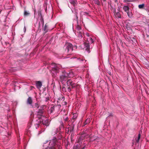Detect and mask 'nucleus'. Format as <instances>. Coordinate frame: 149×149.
Instances as JSON below:
<instances>
[{
    "label": "nucleus",
    "instance_id": "34",
    "mask_svg": "<svg viewBox=\"0 0 149 149\" xmlns=\"http://www.w3.org/2000/svg\"><path fill=\"white\" fill-rule=\"evenodd\" d=\"M52 108V107H51L50 110V112L51 113H52L53 111H54L55 110V109H53Z\"/></svg>",
    "mask_w": 149,
    "mask_h": 149
},
{
    "label": "nucleus",
    "instance_id": "56",
    "mask_svg": "<svg viewBox=\"0 0 149 149\" xmlns=\"http://www.w3.org/2000/svg\"><path fill=\"white\" fill-rule=\"evenodd\" d=\"M85 124H86L87 123H86V122H85Z\"/></svg>",
    "mask_w": 149,
    "mask_h": 149
},
{
    "label": "nucleus",
    "instance_id": "36",
    "mask_svg": "<svg viewBox=\"0 0 149 149\" xmlns=\"http://www.w3.org/2000/svg\"><path fill=\"white\" fill-rule=\"evenodd\" d=\"M113 116V113H111L109 114L108 116Z\"/></svg>",
    "mask_w": 149,
    "mask_h": 149
},
{
    "label": "nucleus",
    "instance_id": "48",
    "mask_svg": "<svg viewBox=\"0 0 149 149\" xmlns=\"http://www.w3.org/2000/svg\"><path fill=\"white\" fill-rule=\"evenodd\" d=\"M69 132H70V130H69V129L68 130V131L67 133H68Z\"/></svg>",
    "mask_w": 149,
    "mask_h": 149
},
{
    "label": "nucleus",
    "instance_id": "12",
    "mask_svg": "<svg viewBox=\"0 0 149 149\" xmlns=\"http://www.w3.org/2000/svg\"><path fill=\"white\" fill-rule=\"evenodd\" d=\"M44 24L43 18L40 19V21L38 23V28H40L41 25L43 26Z\"/></svg>",
    "mask_w": 149,
    "mask_h": 149
},
{
    "label": "nucleus",
    "instance_id": "5",
    "mask_svg": "<svg viewBox=\"0 0 149 149\" xmlns=\"http://www.w3.org/2000/svg\"><path fill=\"white\" fill-rule=\"evenodd\" d=\"M51 65L53 67L52 68V70L55 73H57L59 71V69L60 68L59 65L57 64L54 63H52Z\"/></svg>",
    "mask_w": 149,
    "mask_h": 149
},
{
    "label": "nucleus",
    "instance_id": "42",
    "mask_svg": "<svg viewBox=\"0 0 149 149\" xmlns=\"http://www.w3.org/2000/svg\"><path fill=\"white\" fill-rule=\"evenodd\" d=\"M127 13L129 17H130V13L129 11H128V13Z\"/></svg>",
    "mask_w": 149,
    "mask_h": 149
},
{
    "label": "nucleus",
    "instance_id": "45",
    "mask_svg": "<svg viewBox=\"0 0 149 149\" xmlns=\"http://www.w3.org/2000/svg\"><path fill=\"white\" fill-rule=\"evenodd\" d=\"M139 139H137L136 140V141L138 143L139 142Z\"/></svg>",
    "mask_w": 149,
    "mask_h": 149
},
{
    "label": "nucleus",
    "instance_id": "51",
    "mask_svg": "<svg viewBox=\"0 0 149 149\" xmlns=\"http://www.w3.org/2000/svg\"><path fill=\"white\" fill-rule=\"evenodd\" d=\"M66 85V87H65L66 88V89H67V85Z\"/></svg>",
    "mask_w": 149,
    "mask_h": 149
},
{
    "label": "nucleus",
    "instance_id": "15",
    "mask_svg": "<svg viewBox=\"0 0 149 149\" xmlns=\"http://www.w3.org/2000/svg\"><path fill=\"white\" fill-rule=\"evenodd\" d=\"M123 9L125 12L128 13L130 8L127 6H123Z\"/></svg>",
    "mask_w": 149,
    "mask_h": 149
},
{
    "label": "nucleus",
    "instance_id": "10",
    "mask_svg": "<svg viewBox=\"0 0 149 149\" xmlns=\"http://www.w3.org/2000/svg\"><path fill=\"white\" fill-rule=\"evenodd\" d=\"M30 14V13L29 11L28 10H26V8H24V16L26 17L29 16Z\"/></svg>",
    "mask_w": 149,
    "mask_h": 149
},
{
    "label": "nucleus",
    "instance_id": "52",
    "mask_svg": "<svg viewBox=\"0 0 149 149\" xmlns=\"http://www.w3.org/2000/svg\"><path fill=\"white\" fill-rule=\"evenodd\" d=\"M31 89H32L33 88H34V87H33V86H31Z\"/></svg>",
    "mask_w": 149,
    "mask_h": 149
},
{
    "label": "nucleus",
    "instance_id": "38",
    "mask_svg": "<svg viewBox=\"0 0 149 149\" xmlns=\"http://www.w3.org/2000/svg\"><path fill=\"white\" fill-rule=\"evenodd\" d=\"M73 120L72 121V120H71V121L72 123H71L74 124V122L75 120Z\"/></svg>",
    "mask_w": 149,
    "mask_h": 149
},
{
    "label": "nucleus",
    "instance_id": "37",
    "mask_svg": "<svg viewBox=\"0 0 149 149\" xmlns=\"http://www.w3.org/2000/svg\"><path fill=\"white\" fill-rule=\"evenodd\" d=\"M84 14L85 15H88V14H89V13H87V12H85L84 13Z\"/></svg>",
    "mask_w": 149,
    "mask_h": 149
},
{
    "label": "nucleus",
    "instance_id": "21",
    "mask_svg": "<svg viewBox=\"0 0 149 149\" xmlns=\"http://www.w3.org/2000/svg\"><path fill=\"white\" fill-rule=\"evenodd\" d=\"M144 4H140L138 6L139 8L140 9L143 8H144Z\"/></svg>",
    "mask_w": 149,
    "mask_h": 149
},
{
    "label": "nucleus",
    "instance_id": "44",
    "mask_svg": "<svg viewBox=\"0 0 149 149\" xmlns=\"http://www.w3.org/2000/svg\"><path fill=\"white\" fill-rule=\"evenodd\" d=\"M61 126H63V127H64L63 123H61Z\"/></svg>",
    "mask_w": 149,
    "mask_h": 149
},
{
    "label": "nucleus",
    "instance_id": "17",
    "mask_svg": "<svg viewBox=\"0 0 149 149\" xmlns=\"http://www.w3.org/2000/svg\"><path fill=\"white\" fill-rule=\"evenodd\" d=\"M31 106L33 108H37L38 109L39 107V105L38 103H36L33 105H32Z\"/></svg>",
    "mask_w": 149,
    "mask_h": 149
},
{
    "label": "nucleus",
    "instance_id": "22",
    "mask_svg": "<svg viewBox=\"0 0 149 149\" xmlns=\"http://www.w3.org/2000/svg\"><path fill=\"white\" fill-rule=\"evenodd\" d=\"M116 17L119 18H120L121 17V15L119 12H118L116 13Z\"/></svg>",
    "mask_w": 149,
    "mask_h": 149
},
{
    "label": "nucleus",
    "instance_id": "19",
    "mask_svg": "<svg viewBox=\"0 0 149 149\" xmlns=\"http://www.w3.org/2000/svg\"><path fill=\"white\" fill-rule=\"evenodd\" d=\"M74 16L75 17V20L77 21L78 19V17L77 16L78 13L76 11H75V13H74Z\"/></svg>",
    "mask_w": 149,
    "mask_h": 149
},
{
    "label": "nucleus",
    "instance_id": "11",
    "mask_svg": "<svg viewBox=\"0 0 149 149\" xmlns=\"http://www.w3.org/2000/svg\"><path fill=\"white\" fill-rule=\"evenodd\" d=\"M36 84L37 87L40 88H41L42 86L41 82L40 81H38L36 82Z\"/></svg>",
    "mask_w": 149,
    "mask_h": 149
},
{
    "label": "nucleus",
    "instance_id": "9",
    "mask_svg": "<svg viewBox=\"0 0 149 149\" xmlns=\"http://www.w3.org/2000/svg\"><path fill=\"white\" fill-rule=\"evenodd\" d=\"M34 117V114L33 112H31L30 117V123L31 125L32 122L33 121Z\"/></svg>",
    "mask_w": 149,
    "mask_h": 149
},
{
    "label": "nucleus",
    "instance_id": "31",
    "mask_svg": "<svg viewBox=\"0 0 149 149\" xmlns=\"http://www.w3.org/2000/svg\"><path fill=\"white\" fill-rule=\"evenodd\" d=\"M77 28L78 30H79L81 29V27L79 25H77Z\"/></svg>",
    "mask_w": 149,
    "mask_h": 149
},
{
    "label": "nucleus",
    "instance_id": "28",
    "mask_svg": "<svg viewBox=\"0 0 149 149\" xmlns=\"http://www.w3.org/2000/svg\"><path fill=\"white\" fill-rule=\"evenodd\" d=\"M68 128H70V129H69V130H70V132H71L73 131L74 129V128L70 126V128L69 127Z\"/></svg>",
    "mask_w": 149,
    "mask_h": 149
},
{
    "label": "nucleus",
    "instance_id": "6",
    "mask_svg": "<svg viewBox=\"0 0 149 149\" xmlns=\"http://www.w3.org/2000/svg\"><path fill=\"white\" fill-rule=\"evenodd\" d=\"M84 47L85 48V49L86 51H87L89 53L90 52L89 51V47L90 45L88 42H84Z\"/></svg>",
    "mask_w": 149,
    "mask_h": 149
},
{
    "label": "nucleus",
    "instance_id": "54",
    "mask_svg": "<svg viewBox=\"0 0 149 149\" xmlns=\"http://www.w3.org/2000/svg\"><path fill=\"white\" fill-rule=\"evenodd\" d=\"M85 124H86L87 123H86V122H85Z\"/></svg>",
    "mask_w": 149,
    "mask_h": 149
},
{
    "label": "nucleus",
    "instance_id": "23",
    "mask_svg": "<svg viewBox=\"0 0 149 149\" xmlns=\"http://www.w3.org/2000/svg\"><path fill=\"white\" fill-rule=\"evenodd\" d=\"M70 3L72 4L73 6H74L75 4V2L74 0H69Z\"/></svg>",
    "mask_w": 149,
    "mask_h": 149
},
{
    "label": "nucleus",
    "instance_id": "20",
    "mask_svg": "<svg viewBox=\"0 0 149 149\" xmlns=\"http://www.w3.org/2000/svg\"><path fill=\"white\" fill-rule=\"evenodd\" d=\"M78 116L77 114V113H74L72 117L73 120H76Z\"/></svg>",
    "mask_w": 149,
    "mask_h": 149
},
{
    "label": "nucleus",
    "instance_id": "39",
    "mask_svg": "<svg viewBox=\"0 0 149 149\" xmlns=\"http://www.w3.org/2000/svg\"><path fill=\"white\" fill-rule=\"evenodd\" d=\"M103 1L104 2V3L105 4H106V0H103Z\"/></svg>",
    "mask_w": 149,
    "mask_h": 149
},
{
    "label": "nucleus",
    "instance_id": "27",
    "mask_svg": "<svg viewBox=\"0 0 149 149\" xmlns=\"http://www.w3.org/2000/svg\"><path fill=\"white\" fill-rule=\"evenodd\" d=\"M89 41L91 43H93V40L91 38H88Z\"/></svg>",
    "mask_w": 149,
    "mask_h": 149
},
{
    "label": "nucleus",
    "instance_id": "47",
    "mask_svg": "<svg viewBox=\"0 0 149 149\" xmlns=\"http://www.w3.org/2000/svg\"><path fill=\"white\" fill-rule=\"evenodd\" d=\"M70 88H71V89H73V88H74L75 87H72V86H71L70 87Z\"/></svg>",
    "mask_w": 149,
    "mask_h": 149
},
{
    "label": "nucleus",
    "instance_id": "24",
    "mask_svg": "<svg viewBox=\"0 0 149 149\" xmlns=\"http://www.w3.org/2000/svg\"><path fill=\"white\" fill-rule=\"evenodd\" d=\"M38 15L40 17V19L43 18V17L42 16L41 12L40 11H39L38 12Z\"/></svg>",
    "mask_w": 149,
    "mask_h": 149
},
{
    "label": "nucleus",
    "instance_id": "8",
    "mask_svg": "<svg viewBox=\"0 0 149 149\" xmlns=\"http://www.w3.org/2000/svg\"><path fill=\"white\" fill-rule=\"evenodd\" d=\"M61 107V105L60 104H58L52 107V109H55L56 111H58L60 110V109Z\"/></svg>",
    "mask_w": 149,
    "mask_h": 149
},
{
    "label": "nucleus",
    "instance_id": "18",
    "mask_svg": "<svg viewBox=\"0 0 149 149\" xmlns=\"http://www.w3.org/2000/svg\"><path fill=\"white\" fill-rule=\"evenodd\" d=\"M65 87H66V85L65 84H64L62 87V90L63 92H66L67 91Z\"/></svg>",
    "mask_w": 149,
    "mask_h": 149
},
{
    "label": "nucleus",
    "instance_id": "1",
    "mask_svg": "<svg viewBox=\"0 0 149 149\" xmlns=\"http://www.w3.org/2000/svg\"><path fill=\"white\" fill-rule=\"evenodd\" d=\"M57 141L56 138L54 137L52 140L50 141L49 146L44 149H55L56 143Z\"/></svg>",
    "mask_w": 149,
    "mask_h": 149
},
{
    "label": "nucleus",
    "instance_id": "43",
    "mask_svg": "<svg viewBox=\"0 0 149 149\" xmlns=\"http://www.w3.org/2000/svg\"><path fill=\"white\" fill-rule=\"evenodd\" d=\"M64 105H66V104H67V103H66V102H64Z\"/></svg>",
    "mask_w": 149,
    "mask_h": 149
},
{
    "label": "nucleus",
    "instance_id": "57",
    "mask_svg": "<svg viewBox=\"0 0 149 149\" xmlns=\"http://www.w3.org/2000/svg\"><path fill=\"white\" fill-rule=\"evenodd\" d=\"M148 67L149 68V64L148 65Z\"/></svg>",
    "mask_w": 149,
    "mask_h": 149
},
{
    "label": "nucleus",
    "instance_id": "7",
    "mask_svg": "<svg viewBox=\"0 0 149 149\" xmlns=\"http://www.w3.org/2000/svg\"><path fill=\"white\" fill-rule=\"evenodd\" d=\"M26 104L28 105H29L30 106H32L33 104V100L32 98L29 97L27 98L26 101Z\"/></svg>",
    "mask_w": 149,
    "mask_h": 149
},
{
    "label": "nucleus",
    "instance_id": "40",
    "mask_svg": "<svg viewBox=\"0 0 149 149\" xmlns=\"http://www.w3.org/2000/svg\"><path fill=\"white\" fill-rule=\"evenodd\" d=\"M141 137V135L140 134H139L138 137V139H140Z\"/></svg>",
    "mask_w": 149,
    "mask_h": 149
},
{
    "label": "nucleus",
    "instance_id": "33",
    "mask_svg": "<svg viewBox=\"0 0 149 149\" xmlns=\"http://www.w3.org/2000/svg\"><path fill=\"white\" fill-rule=\"evenodd\" d=\"M72 127H73V128H74V126H75V124H73V123H71V124H70V126Z\"/></svg>",
    "mask_w": 149,
    "mask_h": 149
},
{
    "label": "nucleus",
    "instance_id": "16",
    "mask_svg": "<svg viewBox=\"0 0 149 149\" xmlns=\"http://www.w3.org/2000/svg\"><path fill=\"white\" fill-rule=\"evenodd\" d=\"M48 25L47 24H45V26L43 29V30L44 31L45 33H46L47 32L48 30Z\"/></svg>",
    "mask_w": 149,
    "mask_h": 149
},
{
    "label": "nucleus",
    "instance_id": "29",
    "mask_svg": "<svg viewBox=\"0 0 149 149\" xmlns=\"http://www.w3.org/2000/svg\"><path fill=\"white\" fill-rule=\"evenodd\" d=\"M73 149H79V146L77 145L74 146Z\"/></svg>",
    "mask_w": 149,
    "mask_h": 149
},
{
    "label": "nucleus",
    "instance_id": "30",
    "mask_svg": "<svg viewBox=\"0 0 149 149\" xmlns=\"http://www.w3.org/2000/svg\"><path fill=\"white\" fill-rule=\"evenodd\" d=\"M45 122H46V123H44V121H42V123L43 124L45 125H47L48 123V121L47 120H46V121H45Z\"/></svg>",
    "mask_w": 149,
    "mask_h": 149
},
{
    "label": "nucleus",
    "instance_id": "25",
    "mask_svg": "<svg viewBox=\"0 0 149 149\" xmlns=\"http://www.w3.org/2000/svg\"><path fill=\"white\" fill-rule=\"evenodd\" d=\"M94 3L97 5H99L100 4V3L98 0H93Z\"/></svg>",
    "mask_w": 149,
    "mask_h": 149
},
{
    "label": "nucleus",
    "instance_id": "4",
    "mask_svg": "<svg viewBox=\"0 0 149 149\" xmlns=\"http://www.w3.org/2000/svg\"><path fill=\"white\" fill-rule=\"evenodd\" d=\"M68 76L69 74L68 73L65 72H63L62 74L60 77V81L63 84L68 79Z\"/></svg>",
    "mask_w": 149,
    "mask_h": 149
},
{
    "label": "nucleus",
    "instance_id": "50",
    "mask_svg": "<svg viewBox=\"0 0 149 149\" xmlns=\"http://www.w3.org/2000/svg\"><path fill=\"white\" fill-rule=\"evenodd\" d=\"M24 29L25 30V31L26 30V28H25V27H24Z\"/></svg>",
    "mask_w": 149,
    "mask_h": 149
},
{
    "label": "nucleus",
    "instance_id": "26",
    "mask_svg": "<svg viewBox=\"0 0 149 149\" xmlns=\"http://www.w3.org/2000/svg\"><path fill=\"white\" fill-rule=\"evenodd\" d=\"M47 0H45V3L44 4V6H46V10L47 8Z\"/></svg>",
    "mask_w": 149,
    "mask_h": 149
},
{
    "label": "nucleus",
    "instance_id": "58",
    "mask_svg": "<svg viewBox=\"0 0 149 149\" xmlns=\"http://www.w3.org/2000/svg\"><path fill=\"white\" fill-rule=\"evenodd\" d=\"M108 3L109 4V2H108Z\"/></svg>",
    "mask_w": 149,
    "mask_h": 149
},
{
    "label": "nucleus",
    "instance_id": "32",
    "mask_svg": "<svg viewBox=\"0 0 149 149\" xmlns=\"http://www.w3.org/2000/svg\"><path fill=\"white\" fill-rule=\"evenodd\" d=\"M40 123V122H38V123H36L35 124V126L36 127H38L39 126V124Z\"/></svg>",
    "mask_w": 149,
    "mask_h": 149
},
{
    "label": "nucleus",
    "instance_id": "14",
    "mask_svg": "<svg viewBox=\"0 0 149 149\" xmlns=\"http://www.w3.org/2000/svg\"><path fill=\"white\" fill-rule=\"evenodd\" d=\"M44 110L43 109H39L38 112V114L40 116H42L44 113Z\"/></svg>",
    "mask_w": 149,
    "mask_h": 149
},
{
    "label": "nucleus",
    "instance_id": "53",
    "mask_svg": "<svg viewBox=\"0 0 149 149\" xmlns=\"http://www.w3.org/2000/svg\"><path fill=\"white\" fill-rule=\"evenodd\" d=\"M83 60H83V59H82V60H81V61H83Z\"/></svg>",
    "mask_w": 149,
    "mask_h": 149
},
{
    "label": "nucleus",
    "instance_id": "49",
    "mask_svg": "<svg viewBox=\"0 0 149 149\" xmlns=\"http://www.w3.org/2000/svg\"><path fill=\"white\" fill-rule=\"evenodd\" d=\"M48 141H46L45 142V143H47L48 142Z\"/></svg>",
    "mask_w": 149,
    "mask_h": 149
},
{
    "label": "nucleus",
    "instance_id": "55",
    "mask_svg": "<svg viewBox=\"0 0 149 149\" xmlns=\"http://www.w3.org/2000/svg\"><path fill=\"white\" fill-rule=\"evenodd\" d=\"M85 124H86L87 123H86V122H85Z\"/></svg>",
    "mask_w": 149,
    "mask_h": 149
},
{
    "label": "nucleus",
    "instance_id": "3",
    "mask_svg": "<svg viewBox=\"0 0 149 149\" xmlns=\"http://www.w3.org/2000/svg\"><path fill=\"white\" fill-rule=\"evenodd\" d=\"M67 91L70 92L71 91V88L70 87L72 86V87H75L76 86V84L74 83L70 79L68 80L66 82Z\"/></svg>",
    "mask_w": 149,
    "mask_h": 149
},
{
    "label": "nucleus",
    "instance_id": "13",
    "mask_svg": "<svg viewBox=\"0 0 149 149\" xmlns=\"http://www.w3.org/2000/svg\"><path fill=\"white\" fill-rule=\"evenodd\" d=\"M69 118L67 116L66 117H64L63 118V120L64 121V123H65L66 122H68V125L69 126H70V123L71 122L70 120H68Z\"/></svg>",
    "mask_w": 149,
    "mask_h": 149
},
{
    "label": "nucleus",
    "instance_id": "41",
    "mask_svg": "<svg viewBox=\"0 0 149 149\" xmlns=\"http://www.w3.org/2000/svg\"><path fill=\"white\" fill-rule=\"evenodd\" d=\"M86 35L88 37H89L90 36V35L88 33H86Z\"/></svg>",
    "mask_w": 149,
    "mask_h": 149
},
{
    "label": "nucleus",
    "instance_id": "46",
    "mask_svg": "<svg viewBox=\"0 0 149 149\" xmlns=\"http://www.w3.org/2000/svg\"><path fill=\"white\" fill-rule=\"evenodd\" d=\"M79 34L80 35V36H81V37H82V35H81V33L80 32V33H79Z\"/></svg>",
    "mask_w": 149,
    "mask_h": 149
},
{
    "label": "nucleus",
    "instance_id": "35",
    "mask_svg": "<svg viewBox=\"0 0 149 149\" xmlns=\"http://www.w3.org/2000/svg\"><path fill=\"white\" fill-rule=\"evenodd\" d=\"M85 147H86V146L84 145V146H82L81 147V149H84Z\"/></svg>",
    "mask_w": 149,
    "mask_h": 149
},
{
    "label": "nucleus",
    "instance_id": "2",
    "mask_svg": "<svg viewBox=\"0 0 149 149\" xmlns=\"http://www.w3.org/2000/svg\"><path fill=\"white\" fill-rule=\"evenodd\" d=\"M66 48L65 52L68 55H69L71 54V52L73 50V47L72 44L69 43H67L65 45Z\"/></svg>",
    "mask_w": 149,
    "mask_h": 149
}]
</instances>
